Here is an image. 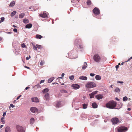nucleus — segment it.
I'll return each instance as SVG.
<instances>
[{
	"label": "nucleus",
	"mask_w": 132,
	"mask_h": 132,
	"mask_svg": "<svg viewBox=\"0 0 132 132\" xmlns=\"http://www.w3.org/2000/svg\"><path fill=\"white\" fill-rule=\"evenodd\" d=\"M117 102L113 101L109 102L106 104L107 108L110 109H113L116 106Z\"/></svg>",
	"instance_id": "1"
},
{
	"label": "nucleus",
	"mask_w": 132,
	"mask_h": 132,
	"mask_svg": "<svg viewBox=\"0 0 132 132\" xmlns=\"http://www.w3.org/2000/svg\"><path fill=\"white\" fill-rule=\"evenodd\" d=\"M96 84L93 82H87L85 85L86 87L88 88H90L96 87Z\"/></svg>",
	"instance_id": "2"
},
{
	"label": "nucleus",
	"mask_w": 132,
	"mask_h": 132,
	"mask_svg": "<svg viewBox=\"0 0 132 132\" xmlns=\"http://www.w3.org/2000/svg\"><path fill=\"white\" fill-rule=\"evenodd\" d=\"M39 16L42 18H48L49 17V15L47 12L44 11L40 13Z\"/></svg>",
	"instance_id": "3"
},
{
	"label": "nucleus",
	"mask_w": 132,
	"mask_h": 132,
	"mask_svg": "<svg viewBox=\"0 0 132 132\" xmlns=\"http://www.w3.org/2000/svg\"><path fill=\"white\" fill-rule=\"evenodd\" d=\"M128 128L126 127H121L118 128L117 130L118 132H125L128 130Z\"/></svg>",
	"instance_id": "4"
},
{
	"label": "nucleus",
	"mask_w": 132,
	"mask_h": 132,
	"mask_svg": "<svg viewBox=\"0 0 132 132\" xmlns=\"http://www.w3.org/2000/svg\"><path fill=\"white\" fill-rule=\"evenodd\" d=\"M93 59L94 60L97 62H100L101 59L100 56L97 54H96L94 55Z\"/></svg>",
	"instance_id": "5"
},
{
	"label": "nucleus",
	"mask_w": 132,
	"mask_h": 132,
	"mask_svg": "<svg viewBox=\"0 0 132 132\" xmlns=\"http://www.w3.org/2000/svg\"><path fill=\"white\" fill-rule=\"evenodd\" d=\"M111 121L113 125L118 123L119 122V119L117 118H114L111 119Z\"/></svg>",
	"instance_id": "6"
},
{
	"label": "nucleus",
	"mask_w": 132,
	"mask_h": 132,
	"mask_svg": "<svg viewBox=\"0 0 132 132\" xmlns=\"http://www.w3.org/2000/svg\"><path fill=\"white\" fill-rule=\"evenodd\" d=\"M16 128L18 132H24L23 127L22 126L17 125L16 126Z\"/></svg>",
	"instance_id": "7"
},
{
	"label": "nucleus",
	"mask_w": 132,
	"mask_h": 132,
	"mask_svg": "<svg viewBox=\"0 0 132 132\" xmlns=\"http://www.w3.org/2000/svg\"><path fill=\"white\" fill-rule=\"evenodd\" d=\"M71 87L73 89H76L79 88L80 86L77 84H73L71 85Z\"/></svg>",
	"instance_id": "8"
},
{
	"label": "nucleus",
	"mask_w": 132,
	"mask_h": 132,
	"mask_svg": "<svg viewBox=\"0 0 132 132\" xmlns=\"http://www.w3.org/2000/svg\"><path fill=\"white\" fill-rule=\"evenodd\" d=\"M93 11L94 14L97 15L99 14L100 13L99 9H93Z\"/></svg>",
	"instance_id": "9"
},
{
	"label": "nucleus",
	"mask_w": 132,
	"mask_h": 132,
	"mask_svg": "<svg viewBox=\"0 0 132 132\" xmlns=\"http://www.w3.org/2000/svg\"><path fill=\"white\" fill-rule=\"evenodd\" d=\"M31 111L33 113H36L38 112V109L35 107H31L30 109Z\"/></svg>",
	"instance_id": "10"
},
{
	"label": "nucleus",
	"mask_w": 132,
	"mask_h": 132,
	"mask_svg": "<svg viewBox=\"0 0 132 132\" xmlns=\"http://www.w3.org/2000/svg\"><path fill=\"white\" fill-rule=\"evenodd\" d=\"M98 91L97 90L89 94V96L90 98H94V95L97 94Z\"/></svg>",
	"instance_id": "11"
},
{
	"label": "nucleus",
	"mask_w": 132,
	"mask_h": 132,
	"mask_svg": "<svg viewBox=\"0 0 132 132\" xmlns=\"http://www.w3.org/2000/svg\"><path fill=\"white\" fill-rule=\"evenodd\" d=\"M95 97L97 99L99 100L103 97V96L101 94H98L95 96Z\"/></svg>",
	"instance_id": "12"
},
{
	"label": "nucleus",
	"mask_w": 132,
	"mask_h": 132,
	"mask_svg": "<svg viewBox=\"0 0 132 132\" xmlns=\"http://www.w3.org/2000/svg\"><path fill=\"white\" fill-rule=\"evenodd\" d=\"M45 99L46 101H48L49 99L50 95L48 93H46L44 96Z\"/></svg>",
	"instance_id": "13"
},
{
	"label": "nucleus",
	"mask_w": 132,
	"mask_h": 132,
	"mask_svg": "<svg viewBox=\"0 0 132 132\" xmlns=\"http://www.w3.org/2000/svg\"><path fill=\"white\" fill-rule=\"evenodd\" d=\"M31 100L34 102H39V100L37 97L32 98H31Z\"/></svg>",
	"instance_id": "14"
},
{
	"label": "nucleus",
	"mask_w": 132,
	"mask_h": 132,
	"mask_svg": "<svg viewBox=\"0 0 132 132\" xmlns=\"http://www.w3.org/2000/svg\"><path fill=\"white\" fill-rule=\"evenodd\" d=\"M61 103L60 102H57L55 103V106L59 108L60 106Z\"/></svg>",
	"instance_id": "15"
},
{
	"label": "nucleus",
	"mask_w": 132,
	"mask_h": 132,
	"mask_svg": "<svg viewBox=\"0 0 132 132\" xmlns=\"http://www.w3.org/2000/svg\"><path fill=\"white\" fill-rule=\"evenodd\" d=\"M79 79L81 80H87V78L86 76H80L79 77Z\"/></svg>",
	"instance_id": "16"
},
{
	"label": "nucleus",
	"mask_w": 132,
	"mask_h": 132,
	"mask_svg": "<svg viewBox=\"0 0 132 132\" xmlns=\"http://www.w3.org/2000/svg\"><path fill=\"white\" fill-rule=\"evenodd\" d=\"M32 25L31 23H29L27 24L25 26V28H26L29 29L31 28Z\"/></svg>",
	"instance_id": "17"
},
{
	"label": "nucleus",
	"mask_w": 132,
	"mask_h": 132,
	"mask_svg": "<svg viewBox=\"0 0 132 132\" xmlns=\"http://www.w3.org/2000/svg\"><path fill=\"white\" fill-rule=\"evenodd\" d=\"M87 63L86 62H84V64L83 66L82 67V69L83 70L85 69L87 67Z\"/></svg>",
	"instance_id": "18"
},
{
	"label": "nucleus",
	"mask_w": 132,
	"mask_h": 132,
	"mask_svg": "<svg viewBox=\"0 0 132 132\" xmlns=\"http://www.w3.org/2000/svg\"><path fill=\"white\" fill-rule=\"evenodd\" d=\"M40 85L39 84H37L35 85L34 87L33 88H34L35 89H37L38 88H40Z\"/></svg>",
	"instance_id": "19"
},
{
	"label": "nucleus",
	"mask_w": 132,
	"mask_h": 132,
	"mask_svg": "<svg viewBox=\"0 0 132 132\" xmlns=\"http://www.w3.org/2000/svg\"><path fill=\"white\" fill-rule=\"evenodd\" d=\"M87 5H88L90 6L92 5L91 1L90 0H88L86 2Z\"/></svg>",
	"instance_id": "20"
},
{
	"label": "nucleus",
	"mask_w": 132,
	"mask_h": 132,
	"mask_svg": "<svg viewBox=\"0 0 132 132\" xmlns=\"http://www.w3.org/2000/svg\"><path fill=\"white\" fill-rule=\"evenodd\" d=\"M5 132H10L11 130L10 128L9 127H6L5 129Z\"/></svg>",
	"instance_id": "21"
},
{
	"label": "nucleus",
	"mask_w": 132,
	"mask_h": 132,
	"mask_svg": "<svg viewBox=\"0 0 132 132\" xmlns=\"http://www.w3.org/2000/svg\"><path fill=\"white\" fill-rule=\"evenodd\" d=\"M95 78L97 80H100L101 79V77L100 75H96L95 76Z\"/></svg>",
	"instance_id": "22"
},
{
	"label": "nucleus",
	"mask_w": 132,
	"mask_h": 132,
	"mask_svg": "<svg viewBox=\"0 0 132 132\" xmlns=\"http://www.w3.org/2000/svg\"><path fill=\"white\" fill-rule=\"evenodd\" d=\"M23 22L25 23H28L29 22V20L27 19H23Z\"/></svg>",
	"instance_id": "23"
},
{
	"label": "nucleus",
	"mask_w": 132,
	"mask_h": 132,
	"mask_svg": "<svg viewBox=\"0 0 132 132\" xmlns=\"http://www.w3.org/2000/svg\"><path fill=\"white\" fill-rule=\"evenodd\" d=\"M49 91L48 89L46 88L44 89L42 91V92L43 93H47Z\"/></svg>",
	"instance_id": "24"
},
{
	"label": "nucleus",
	"mask_w": 132,
	"mask_h": 132,
	"mask_svg": "<svg viewBox=\"0 0 132 132\" xmlns=\"http://www.w3.org/2000/svg\"><path fill=\"white\" fill-rule=\"evenodd\" d=\"M15 3V2L14 1H12L10 4L9 6L11 7L13 6L14 5Z\"/></svg>",
	"instance_id": "25"
},
{
	"label": "nucleus",
	"mask_w": 132,
	"mask_h": 132,
	"mask_svg": "<svg viewBox=\"0 0 132 132\" xmlns=\"http://www.w3.org/2000/svg\"><path fill=\"white\" fill-rule=\"evenodd\" d=\"M92 106L94 108H97V105L95 103H93L92 104Z\"/></svg>",
	"instance_id": "26"
},
{
	"label": "nucleus",
	"mask_w": 132,
	"mask_h": 132,
	"mask_svg": "<svg viewBox=\"0 0 132 132\" xmlns=\"http://www.w3.org/2000/svg\"><path fill=\"white\" fill-rule=\"evenodd\" d=\"M24 14L23 13H22L20 14L19 15V17L20 18L22 19L23 18L24 16Z\"/></svg>",
	"instance_id": "27"
},
{
	"label": "nucleus",
	"mask_w": 132,
	"mask_h": 132,
	"mask_svg": "<svg viewBox=\"0 0 132 132\" xmlns=\"http://www.w3.org/2000/svg\"><path fill=\"white\" fill-rule=\"evenodd\" d=\"M60 92L61 93H67L68 92L67 91L65 90H64V89H62V90H61L60 91Z\"/></svg>",
	"instance_id": "28"
},
{
	"label": "nucleus",
	"mask_w": 132,
	"mask_h": 132,
	"mask_svg": "<svg viewBox=\"0 0 132 132\" xmlns=\"http://www.w3.org/2000/svg\"><path fill=\"white\" fill-rule=\"evenodd\" d=\"M32 46L34 50L35 51H37V46L36 45H34V44L32 43Z\"/></svg>",
	"instance_id": "29"
},
{
	"label": "nucleus",
	"mask_w": 132,
	"mask_h": 132,
	"mask_svg": "<svg viewBox=\"0 0 132 132\" xmlns=\"http://www.w3.org/2000/svg\"><path fill=\"white\" fill-rule=\"evenodd\" d=\"M54 79V77H52L49 79L48 81V83H50Z\"/></svg>",
	"instance_id": "30"
},
{
	"label": "nucleus",
	"mask_w": 132,
	"mask_h": 132,
	"mask_svg": "<svg viewBox=\"0 0 132 132\" xmlns=\"http://www.w3.org/2000/svg\"><path fill=\"white\" fill-rule=\"evenodd\" d=\"M120 91V89L118 87L115 88L114 91L116 92H119Z\"/></svg>",
	"instance_id": "31"
},
{
	"label": "nucleus",
	"mask_w": 132,
	"mask_h": 132,
	"mask_svg": "<svg viewBox=\"0 0 132 132\" xmlns=\"http://www.w3.org/2000/svg\"><path fill=\"white\" fill-rule=\"evenodd\" d=\"M34 119L33 118H32L30 119V123L33 124L34 122Z\"/></svg>",
	"instance_id": "32"
},
{
	"label": "nucleus",
	"mask_w": 132,
	"mask_h": 132,
	"mask_svg": "<svg viewBox=\"0 0 132 132\" xmlns=\"http://www.w3.org/2000/svg\"><path fill=\"white\" fill-rule=\"evenodd\" d=\"M16 13V12L15 11H14L12 12L11 14V16H13L14 15H15Z\"/></svg>",
	"instance_id": "33"
},
{
	"label": "nucleus",
	"mask_w": 132,
	"mask_h": 132,
	"mask_svg": "<svg viewBox=\"0 0 132 132\" xmlns=\"http://www.w3.org/2000/svg\"><path fill=\"white\" fill-rule=\"evenodd\" d=\"M42 36L40 35H36V37L37 38L41 39L42 38Z\"/></svg>",
	"instance_id": "34"
},
{
	"label": "nucleus",
	"mask_w": 132,
	"mask_h": 132,
	"mask_svg": "<svg viewBox=\"0 0 132 132\" xmlns=\"http://www.w3.org/2000/svg\"><path fill=\"white\" fill-rule=\"evenodd\" d=\"M87 104H83L82 105L83 108L84 109H86L87 107Z\"/></svg>",
	"instance_id": "35"
},
{
	"label": "nucleus",
	"mask_w": 132,
	"mask_h": 132,
	"mask_svg": "<svg viewBox=\"0 0 132 132\" xmlns=\"http://www.w3.org/2000/svg\"><path fill=\"white\" fill-rule=\"evenodd\" d=\"M45 63V61H44L43 60L42 61H41L40 63V65L41 66L43 65L44 63Z\"/></svg>",
	"instance_id": "36"
},
{
	"label": "nucleus",
	"mask_w": 132,
	"mask_h": 132,
	"mask_svg": "<svg viewBox=\"0 0 132 132\" xmlns=\"http://www.w3.org/2000/svg\"><path fill=\"white\" fill-rule=\"evenodd\" d=\"M80 41L81 40L80 39H76L75 41V43L76 44H77L78 43V42H79V43H80Z\"/></svg>",
	"instance_id": "37"
},
{
	"label": "nucleus",
	"mask_w": 132,
	"mask_h": 132,
	"mask_svg": "<svg viewBox=\"0 0 132 132\" xmlns=\"http://www.w3.org/2000/svg\"><path fill=\"white\" fill-rule=\"evenodd\" d=\"M69 78L70 80H73L74 78V76L73 75H72L69 77Z\"/></svg>",
	"instance_id": "38"
},
{
	"label": "nucleus",
	"mask_w": 132,
	"mask_h": 132,
	"mask_svg": "<svg viewBox=\"0 0 132 132\" xmlns=\"http://www.w3.org/2000/svg\"><path fill=\"white\" fill-rule=\"evenodd\" d=\"M128 98L126 96L124 97L123 98V101H127V100Z\"/></svg>",
	"instance_id": "39"
},
{
	"label": "nucleus",
	"mask_w": 132,
	"mask_h": 132,
	"mask_svg": "<svg viewBox=\"0 0 132 132\" xmlns=\"http://www.w3.org/2000/svg\"><path fill=\"white\" fill-rule=\"evenodd\" d=\"M36 45L37 46V48H38V49H40L42 48V46L40 45H38L37 44Z\"/></svg>",
	"instance_id": "40"
},
{
	"label": "nucleus",
	"mask_w": 132,
	"mask_h": 132,
	"mask_svg": "<svg viewBox=\"0 0 132 132\" xmlns=\"http://www.w3.org/2000/svg\"><path fill=\"white\" fill-rule=\"evenodd\" d=\"M15 107V106L13 105L12 104H11L10 105V106L9 107V108L10 109L11 108V107L12 108H14Z\"/></svg>",
	"instance_id": "41"
},
{
	"label": "nucleus",
	"mask_w": 132,
	"mask_h": 132,
	"mask_svg": "<svg viewBox=\"0 0 132 132\" xmlns=\"http://www.w3.org/2000/svg\"><path fill=\"white\" fill-rule=\"evenodd\" d=\"M26 46V45L24 43H23L21 44V47L23 48L25 47Z\"/></svg>",
	"instance_id": "42"
},
{
	"label": "nucleus",
	"mask_w": 132,
	"mask_h": 132,
	"mask_svg": "<svg viewBox=\"0 0 132 132\" xmlns=\"http://www.w3.org/2000/svg\"><path fill=\"white\" fill-rule=\"evenodd\" d=\"M1 21L3 22L4 20V17H2L1 18Z\"/></svg>",
	"instance_id": "43"
},
{
	"label": "nucleus",
	"mask_w": 132,
	"mask_h": 132,
	"mask_svg": "<svg viewBox=\"0 0 132 132\" xmlns=\"http://www.w3.org/2000/svg\"><path fill=\"white\" fill-rule=\"evenodd\" d=\"M90 75L91 76L93 77L95 76V74L93 73H91L90 74Z\"/></svg>",
	"instance_id": "44"
},
{
	"label": "nucleus",
	"mask_w": 132,
	"mask_h": 132,
	"mask_svg": "<svg viewBox=\"0 0 132 132\" xmlns=\"http://www.w3.org/2000/svg\"><path fill=\"white\" fill-rule=\"evenodd\" d=\"M13 31L16 32H17V30L16 28H14L13 29Z\"/></svg>",
	"instance_id": "45"
},
{
	"label": "nucleus",
	"mask_w": 132,
	"mask_h": 132,
	"mask_svg": "<svg viewBox=\"0 0 132 132\" xmlns=\"http://www.w3.org/2000/svg\"><path fill=\"white\" fill-rule=\"evenodd\" d=\"M45 81V80H41L40 82V84H41L42 83H44Z\"/></svg>",
	"instance_id": "46"
},
{
	"label": "nucleus",
	"mask_w": 132,
	"mask_h": 132,
	"mask_svg": "<svg viewBox=\"0 0 132 132\" xmlns=\"http://www.w3.org/2000/svg\"><path fill=\"white\" fill-rule=\"evenodd\" d=\"M30 58V56L29 55V57H27L26 58V59L27 60H28Z\"/></svg>",
	"instance_id": "47"
},
{
	"label": "nucleus",
	"mask_w": 132,
	"mask_h": 132,
	"mask_svg": "<svg viewBox=\"0 0 132 132\" xmlns=\"http://www.w3.org/2000/svg\"><path fill=\"white\" fill-rule=\"evenodd\" d=\"M132 59V56L130 57V58H129L127 61H126V62H128L131 59Z\"/></svg>",
	"instance_id": "48"
},
{
	"label": "nucleus",
	"mask_w": 132,
	"mask_h": 132,
	"mask_svg": "<svg viewBox=\"0 0 132 132\" xmlns=\"http://www.w3.org/2000/svg\"><path fill=\"white\" fill-rule=\"evenodd\" d=\"M6 115V112H4L3 116V117H5Z\"/></svg>",
	"instance_id": "49"
},
{
	"label": "nucleus",
	"mask_w": 132,
	"mask_h": 132,
	"mask_svg": "<svg viewBox=\"0 0 132 132\" xmlns=\"http://www.w3.org/2000/svg\"><path fill=\"white\" fill-rule=\"evenodd\" d=\"M119 65H117L116 66V69H117H117L119 68Z\"/></svg>",
	"instance_id": "50"
},
{
	"label": "nucleus",
	"mask_w": 132,
	"mask_h": 132,
	"mask_svg": "<svg viewBox=\"0 0 132 132\" xmlns=\"http://www.w3.org/2000/svg\"><path fill=\"white\" fill-rule=\"evenodd\" d=\"M21 96V95H20L19 96H18L17 98H16V99L17 100H18Z\"/></svg>",
	"instance_id": "51"
},
{
	"label": "nucleus",
	"mask_w": 132,
	"mask_h": 132,
	"mask_svg": "<svg viewBox=\"0 0 132 132\" xmlns=\"http://www.w3.org/2000/svg\"><path fill=\"white\" fill-rule=\"evenodd\" d=\"M1 121L3 124L5 122V121L4 120H1Z\"/></svg>",
	"instance_id": "52"
},
{
	"label": "nucleus",
	"mask_w": 132,
	"mask_h": 132,
	"mask_svg": "<svg viewBox=\"0 0 132 132\" xmlns=\"http://www.w3.org/2000/svg\"><path fill=\"white\" fill-rule=\"evenodd\" d=\"M117 83H123V82L122 81H118Z\"/></svg>",
	"instance_id": "53"
},
{
	"label": "nucleus",
	"mask_w": 132,
	"mask_h": 132,
	"mask_svg": "<svg viewBox=\"0 0 132 132\" xmlns=\"http://www.w3.org/2000/svg\"><path fill=\"white\" fill-rule=\"evenodd\" d=\"M30 88L29 87H27L25 88V90H27L28 89H29Z\"/></svg>",
	"instance_id": "54"
},
{
	"label": "nucleus",
	"mask_w": 132,
	"mask_h": 132,
	"mask_svg": "<svg viewBox=\"0 0 132 132\" xmlns=\"http://www.w3.org/2000/svg\"><path fill=\"white\" fill-rule=\"evenodd\" d=\"M115 99H116V100L118 101H119L120 100L119 99H118L117 97H116L115 98Z\"/></svg>",
	"instance_id": "55"
},
{
	"label": "nucleus",
	"mask_w": 132,
	"mask_h": 132,
	"mask_svg": "<svg viewBox=\"0 0 132 132\" xmlns=\"http://www.w3.org/2000/svg\"><path fill=\"white\" fill-rule=\"evenodd\" d=\"M71 2L72 3H74L75 2V1L74 0H71Z\"/></svg>",
	"instance_id": "56"
},
{
	"label": "nucleus",
	"mask_w": 132,
	"mask_h": 132,
	"mask_svg": "<svg viewBox=\"0 0 132 132\" xmlns=\"http://www.w3.org/2000/svg\"><path fill=\"white\" fill-rule=\"evenodd\" d=\"M64 73H62V74L61 76L62 77H63V76H64Z\"/></svg>",
	"instance_id": "57"
},
{
	"label": "nucleus",
	"mask_w": 132,
	"mask_h": 132,
	"mask_svg": "<svg viewBox=\"0 0 132 132\" xmlns=\"http://www.w3.org/2000/svg\"><path fill=\"white\" fill-rule=\"evenodd\" d=\"M25 68H27L28 69H30V68L29 67H27L26 66H25Z\"/></svg>",
	"instance_id": "58"
},
{
	"label": "nucleus",
	"mask_w": 132,
	"mask_h": 132,
	"mask_svg": "<svg viewBox=\"0 0 132 132\" xmlns=\"http://www.w3.org/2000/svg\"><path fill=\"white\" fill-rule=\"evenodd\" d=\"M126 62V61H125V62H122V63H121V65H123V63H125V62Z\"/></svg>",
	"instance_id": "59"
},
{
	"label": "nucleus",
	"mask_w": 132,
	"mask_h": 132,
	"mask_svg": "<svg viewBox=\"0 0 132 132\" xmlns=\"http://www.w3.org/2000/svg\"><path fill=\"white\" fill-rule=\"evenodd\" d=\"M4 119V117H2L1 119V120H3V119Z\"/></svg>",
	"instance_id": "60"
},
{
	"label": "nucleus",
	"mask_w": 132,
	"mask_h": 132,
	"mask_svg": "<svg viewBox=\"0 0 132 132\" xmlns=\"http://www.w3.org/2000/svg\"><path fill=\"white\" fill-rule=\"evenodd\" d=\"M131 110V109L129 108H128L127 110L128 111H130Z\"/></svg>",
	"instance_id": "61"
},
{
	"label": "nucleus",
	"mask_w": 132,
	"mask_h": 132,
	"mask_svg": "<svg viewBox=\"0 0 132 132\" xmlns=\"http://www.w3.org/2000/svg\"><path fill=\"white\" fill-rule=\"evenodd\" d=\"M3 126H3V125H1V126H0V128H2L3 127Z\"/></svg>",
	"instance_id": "62"
},
{
	"label": "nucleus",
	"mask_w": 132,
	"mask_h": 132,
	"mask_svg": "<svg viewBox=\"0 0 132 132\" xmlns=\"http://www.w3.org/2000/svg\"><path fill=\"white\" fill-rule=\"evenodd\" d=\"M13 26L14 28L16 27V26L14 25H13Z\"/></svg>",
	"instance_id": "63"
},
{
	"label": "nucleus",
	"mask_w": 132,
	"mask_h": 132,
	"mask_svg": "<svg viewBox=\"0 0 132 132\" xmlns=\"http://www.w3.org/2000/svg\"><path fill=\"white\" fill-rule=\"evenodd\" d=\"M2 40V38L1 37H0V41H1Z\"/></svg>",
	"instance_id": "64"
}]
</instances>
